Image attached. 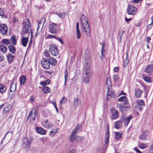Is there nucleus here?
Returning a JSON list of instances; mask_svg holds the SVG:
<instances>
[{"label": "nucleus", "mask_w": 153, "mask_h": 153, "mask_svg": "<svg viewBox=\"0 0 153 153\" xmlns=\"http://www.w3.org/2000/svg\"><path fill=\"white\" fill-rule=\"evenodd\" d=\"M82 126L80 124L77 125L71 134H72V136L74 134H76L77 132L80 131L82 130Z\"/></svg>", "instance_id": "nucleus-16"}, {"label": "nucleus", "mask_w": 153, "mask_h": 153, "mask_svg": "<svg viewBox=\"0 0 153 153\" xmlns=\"http://www.w3.org/2000/svg\"><path fill=\"white\" fill-rule=\"evenodd\" d=\"M102 49L101 53H102V54H103V53H102L103 51H105V50H103V48H104L105 47V45H106L105 43L104 42H102Z\"/></svg>", "instance_id": "nucleus-56"}, {"label": "nucleus", "mask_w": 153, "mask_h": 153, "mask_svg": "<svg viewBox=\"0 0 153 153\" xmlns=\"http://www.w3.org/2000/svg\"><path fill=\"white\" fill-rule=\"evenodd\" d=\"M137 9L134 6L128 5L127 8V13L129 14L134 15L137 13Z\"/></svg>", "instance_id": "nucleus-8"}, {"label": "nucleus", "mask_w": 153, "mask_h": 153, "mask_svg": "<svg viewBox=\"0 0 153 153\" xmlns=\"http://www.w3.org/2000/svg\"><path fill=\"white\" fill-rule=\"evenodd\" d=\"M1 43L6 45L10 44V40L7 39H3L1 41Z\"/></svg>", "instance_id": "nucleus-40"}, {"label": "nucleus", "mask_w": 153, "mask_h": 153, "mask_svg": "<svg viewBox=\"0 0 153 153\" xmlns=\"http://www.w3.org/2000/svg\"><path fill=\"white\" fill-rule=\"evenodd\" d=\"M49 51L52 55L53 56H56L58 54L57 47L55 45H51L49 46Z\"/></svg>", "instance_id": "nucleus-5"}, {"label": "nucleus", "mask_w": 153, "mask_h": 153, "mask_svg": "<svg viewBox=\"0 0 153 153\" xmlns=\"http://www.w3.org/2000/svg\"><path fill=\"white\" fill-rule=\"evenodd\" d=\"M41 64L42 67L45 69H48L50 68V65L47 58H44L41 61Z\"/></svg>", "instance_id": "nucleus-7"}, {"label": "nucleus", "mask_w": 153, "mask_h": 153, "mask_svg": "<svg viewBox=\"0 0 153 153\" xmlns=\"http://www.w3.org/2000/svg\"><path fill=\"white\" fill-rule=\"evenodd\" d=\"M81 102L77 98H76L74 101V107L76 108L77 106L80 105Z\"/></svg>", "instance_id": "nucleus-23"}, {"label": "nucleus", "mask_w": 153, "mask_h": 153, "mask_svg": "<svg viewBox=\"0 0 153 153\" xmlns=\"http://www.w3.org/2000/svg\"><path fill=\"white\" fill-rule=\"evenodd\" d=\"M7 26L4 24H2L0 26V32L3 35H5L7 32Z\"/></svg>", "instance_id": "nucleus-12"}, {"label": "nucleus", "mask_w": 153, "mask_h": 153, "mask_svg": "<svg viewBox=\"0 0 153 153\" xmlns=\"http://www.w3.org/2000/svg\"><path fill=\"white\" fill-rule=\"evenodd\" d=\"M33 114V113L31 111L30 112V114L28 116V117H30V119H32L33 120H35V118L36 116V115L37 114L36 110H35L34 113V114H33V116H32V115Z\"/></svg>", "instance_id": "nucleus-31"}, {"label": "nucleus", "mask_w": 153, "mask_h": 153, "mask_svg": "<svg viewBox=\"0 0 153 153\" xmlns=\"http://www.w3.org/2000/svg\"><path fill=\"white\" fill-rule=\"evenodd\" d=\"M111 88L107 87V92L106 94V100H108L111 97H115L114 93L113 91H111Z\"/></svg>", "instance_id": "nucleus-10"}, {"label": "nucleus", "mask_w": 153, "mask_h": 153, "mask_svg": "<svg viewBox=\"0 0 153 153\" xmlns=\"http://www.w3.org/2000/svg\"><path fill=\"white\" fill-rule=\"evenodd\" d=\"M151 38L149 37H147L146 38V43L147 44H149L150 42V41L151 40Z\"/></svg>", "instance_id": "nucleus-63"}, {"label": "nucleus", "mask_w": 153, "mask_h": 153, "mask_svg": "<svg viewBox=\"0 0 153 153\" xmlns=\"http://www.w3.org/2000/svg\"><path fill=\"white\" fill-rule=\"evenodd\" d=\"M48 120L43 121L42 123V126L45 128H51L53 127V125L51 123L48 122Z\"/></svg>", "instance_id": "nucleus-13"}, {"label": "nucleus", "mask_w": 153, "mask_h": 153, "mask_svg": "<svg viewBox=\"0 0 153 153\" xmlns=\"http://www.w3.org/2000/svg\"><path fill=\"white\" fill-rule=\"evenodd\" d=\"M148 153H153V144L151 146Z\"/></svg>", "instance_id": "nucleus-61"}, {"label": "nucleus", "mask_w": 153, "mask_h": 153, "mask_svg": "<svg viewBox=\"0 0 153 153\" xmlns=\"http://www.w3.org/2000/svg\"><path fill=\"white\" fill-rule=\"evenodd\" d=\"M33 140V137L30 136L24 137L22 139L23 148L26 150L29 149L30 148V143Z\"/></svg>", "instance_id": "nucleus-3"}, {"label": "nucleus", "mask_w": 153, "mask_h": 153, "mask_svg": "<svg viewBox=\"0 0 153 153\" xmlns=\"http://www.w3.org/2000/svg\"><path fill=\"white\" fill-rule=\"evenodd\" d=\"M68 72L67 70H66L65 72V81L64 83V85L65 86L66 85V82L67 81L68 79Z\"/></svg>", "instance_id": "nucleus-44"}, {"label": "nucleus", "mask_w": 153, "mask_h": 153, "mask_svg": "<svg viewBox=\"0 0 153 153\" xmlns=\"http://www.w3.org/2000/svg\"><path fill=\"white\" fill-rule=\"evenodd\" d=\"M110 110L112 114V119H115L118 117L119 114L117 110L112 107L111 108Z\"/></svg>", "instance_id": "nucleus-11"}, {"label": "nucleus", "mask_w": 153, "mask_h": 153, "mask_svg": "<svg viewBox=\"0 0 153 153\" xmlns=\"http://www.w3.org/2000/svg\"><path fill=\"white\" fill-rule=\"evenodd\" d=\"M6 56L7 59V60L9 62H11L14 59L15 56L12 54L9 53L7 54Z\"/></svg>", "instance_id": "nucleus-21"}, {"label": "nucleus", "mask_w": 153, "mask_h": 153, "mask_svg": "<svg viewBox=\"0 0 153 153\" xmlns=\"http://www.w3.org/2000/svg\"><path fill=\"white\" fill-rule=\"evenodd\" d=\"M66 102V98L65 97H64L60 101V103H65Z\"/></svg>", "instance_id": "nucleus-59"}, {"label": "nucleus", "mask_w": 153, "mask_h": 153, "mask_svg": "<svg viewBox=\"0 0 153 153\" xmlns=\"http://www.w3.org/2000/svg\"><path fill=\"white\" fill-rule=\"evenodd\" d=\"M113 79L114 81H117L119 79V76L117 74H115L114 75Z\"/></svg>", "instance_id": "nucleus-50"}, {"label": "nucleus", "mask_w": 153, "mask_h": 153, "mask_svg": "<svg viewBox=\"0 0 153 153\" xmlns=\"http://www.w3.org/2000/svg\"><path fill=\"white\" fill-rule=\"evenodd\" d=\"M118 100L120 102H124L122 104L124 105H127L128 104V99L126 96L121 97L118 98Z\"/></svg>", "instance_id": "nucleus-17"}, {"label": "nucleus", "mask_w": 153, "mask_h": 153, "mask_svg": "<svg viewBox=\"0 0 153 153\" xmlns=\"http://www.w3.org/2000/svg\"><path fill=\"white\" fill-rule=\"evenodd\" d=\"M84 60L83 63L84 66V70L85 68L91 69L90 58L88 57L84 56Z\"/></svg>", "instance_id": "nucleus-6"}, {"label": "nucleus", "mask_w": 153, "mask_h": 153, "mask_svg": "<svg viewBox=\"0 0 153 153\" xmlns=\"http://www.w3.org/2000/svg\"><path fill=\"white\" fill-rule=\"evenodd\" d=\"M7 48L3 45H0V51L3 53H5L7 51Z\"/></svg>", "instance_id": "nucleus-30"}, {"label": "nucleus", "mask_w": 153, "mask_h": 153, "mask_svg": "<svg viewBox=\"0 0 153 153\" xmlns=\"http://www.w3.org/2000/svg\"><path fill=\"white\" fill-rule=\"evenodd\" d=\"M142 93V91L140 90L139 89H137L135 90V96L136 97L139 98L141 97V95Z\"/></svg>", "instance_id": "nucleus-24"}, {"label": "nucleus", "mask_w": 153, "mask_h": 153, "mask_svg": "<svg viewBox=\"0 0 153 153\" xmlns=\"http://www.w3.org/2000/svg\"><path fill=\"white\" fill-rule=\"evenodd\" d=\"M50 79H47L45 81H42L40 83V84L42 86H45L48 85L50 83Z\"/></svg>", "instance_id": "nucleus-36"}, {"label": "nucleus", "mask_w": 153, "mask_h": 153, "mask_svg": "<svg viewBox=\"0 0 153 153\" xmlns=\"http://www.w3.org/2000/svg\"><path fill=\"white\" fill-rule=\"evenodd\" d=\"M30 30V27L28 28L27 27V28L25 30H23V34H25L28 33L29 34V30Z\"/></svg>", "instance_id": "nucleus-53"}, {"label": "nucleus", "mask_w": 153, "mask_h": 153, "mask_svg": "<svg viewBox=\"0 0 153 153\" xmlns=\"http://www.w3.org/2000/svg\"><path fill=\"white\" fill-rule=\"evenodd\" d=\"M36 131L37 133L42 135L45 134L46 132L45 130L41 128L36 127Z\"/></svg>", "instance_id": "nucleus-22"}, {"label": "nucleus", "mask_w": 153, "mask_h": 153, "mask_svg": "<svg viewBox=\"0 0 153 153\" xmlns=\"http://www.w3.org/2000/svg\"><path fill=\"white\" fill-rule=\"evenodd\" d=\"M4 59L3 54L0 52V62H2L4 60Z\"/></svg>", "instance_id": "nucleus-62"}, {"label": "nucleus", "mask_w": 153, "mask_h": 153, "mask_svg": "<svg viewBox=\"0 0 153 153\" xmlns=\"http://www.w3.org/2000/svg\"><path fill=\"white\" fill-rule=\"evenodd\" d=\"M144 80L147 82H151V78L149 76H146L143 78Z\"/></svg>", "instance_id": "nucleus-47"}, {"label": "nucleus", "mask_w": 153, "mask_h": 153, "mask_svg": "<svg viewBox=\"0 0 153 153\" xmlns=\"http://www.w3.org/2000/svg\"><path fill=\"white\" fill-rule=\"evenodd\" d=\"M8 48L10 52L13 54L15 53L16 49L15 48L13 45H10L8 46Z\"/></svg>", "instance_id": "nucleus-26"}, {"label": "nucleus", "mask_w": 153, "mask_h": 153, "mask_svg": "<svg viewBox=\"0 0 153 153\" xmlns=\"http://www.w3.org/2000/svg\"><path fill=\"white\" fill-rule=\"evenodd\" d=\"M42 91L45 93H48L51 92L50 88L47 86H44L42 88Z\"/></svg>", "instance_id": "nucleus-34"}, {"label": "nucleus", "mask_w": 153, "mask_h": 153, "mask_svg": "<svg viewBox=\"0 0 153 153\" xmlns=\"http://www.w3.org/2000/svg\"><path fill=\"white\" fill-rule=\"evenodd\" d=\"M16 38L14 35H13L11 36L10 38V41L11 44L14 45H16Z\"/></svg>", "instance_id": "nucleus-32"}, {"label": "nucleus", "mask_w": 153, "mask_h": 153, "mask_svg": "<svg viewBox=\"0 0 153 153\" xmlns=\"http://www.w3.org/2000/svg\"><path fill=\"white\" fill-rule=\"evenodd\" d=\"M56 14L57 15L61 18H65L66 16H68V13L66 12L62 13L60 12H56Z\"/></svg>", "instance_id": "nucleus-28"}, {"label": "nucleus", "mask_w": 153, "mask_h": 153, "mask_svg": "<svg viewBox=\"0 0 153 153\" xmlns=\"http://www.w3.org/2000/svg\"><path fill=\"white\" fill-rule=\"evenodd\" d=\"M148 132L147 131H144L140 136L139 137V139L143 140L145 139L147 136Z\"/></svg>", "instance_id": "nucleus-29"}, {"label": "nucleus", "mask_w": 153, "mask_h": 153, "mask_svg": "<svg viewBox=\"0 0 153 153\" xmlns=\"http://www.w3.org/2000/svg\"><path fill=\"white\" fill-rule=\"evenodd\" d=\"M26 77L25 76H22L20 78V84L21 85H23L26 80Z\"/></svg>", "instance_id": "nucleus-37"}, {"label": "nucleus", "mask_w": 153, "mask_h": 153, "mask_svg": "<svg viewBox=\"0 0 153 153\" xmlns=\"http://www.w3.org/2000/svg\"><path fill=\"white\" fill-rule=\"evenodd\" d=\"M10 91L12 92L14 91L16 89V85L15 83H13L10 86Z\"/></svg>", "instance_id": "nucleus-42"}, {"label": "nucleus", "mask_w": 153, "mask_h": 153, "mask_svg": "<svg viewBox=\"0 0 153 153\" xmlns=\"http://www.w3.org/2000/svg\"><path fill=\"white\" fill-rule=\"evenodd\" d=\"M48 28L49 32L52 34H56L59 31L58 25L53 23L49 25Z\"/></svg>", "instance_id": "nucleus-4"}, {"label": "nucleus", "mask_w": 153, "mask_h": 153, "mask_svg": "<svg viewBox=\"0 0 153 153\" xmlns=\"http://www.w3.org/2000/svg\"><path fill=\"white\" fill-rule=\"evenodd\" d=\"M82 31L86 33L88 36L90 35V26L87 20H81Z\"/></svg>", "instance_id": "nucleus-2"}, {"label": "nucleus", "mask_w": 153, "mask_h": 153, "mask_svg": "<svg viewBox=\"0 0 153 153\" xmlns=\"http://www.w3.org/2000/svg\"><path fill=\"white\" fill-rule=\"evenodd\" d=\"M109 133H106L105 135V143L107 144L108 143L109 139Z\"/></svg>", "instance_id": "nucleus-43"}, {"label": "nucleus", "mask_w": 153, "mask_h": 153, "mask_svg": "<svg viewBox=\"0 0 153 153\" xmlns=\"http://www.w3.org/2000/svg\"><path fill=\"white\" fill-rule=\"evenodd\" d=\"M135 109L136 111H141L142 110V107L136 105L135 107Z\"/></svg>", "instance_id": "nucleus-51"}, {"label": "nucleus", "mask_w": 153, "mask_h": 153, "mask_svg": "<svg viewBox=\"0 0 153 153\" xmlns=\"http://www.w3.org/2000/svg\"><path fill=\"white\" fill-rule=\"evenodd\" d=\"M128 63V61L127 59H125L124 62H123V65L124 67L126 68Z\"/></svg>", "instance_id": "nucleus-58"}, {"label": "nucleus", "mask_w": 153, "mask_h": 153, "mask_svg": "<svg viewBox=\"0 0 153 153\" xmlns=\"http://www.w3.org/2000/svg\"><path fill=\"white\" fill-rule=\"evenodd\" d=\"M11 108V106L10 105H8L5 106L4 108L3 113L6 114L7 112Z\"/></svg>", "instance_id": "nucleus-33"}, {"label": "nucleus", "mask_w": 153, "mask_h": 153, "mask_svg": "<svg viewBox=\"0 0 153 153\" xmlns=\"http://www.w3.org/2000/svg\"><path fill=\"white\" fill-rule=\"evenodd\" d=\"M136 103L137 104V105L141 107L142 105H144L145 104L144 101L141 100H137L136 102Z\"/></svg>", "instance_id": "nucleus-35"}, {"label": "nucleus", "mask_w": 153, "mask_h": 153, "mask_svg": "<svg viewBox=\"0 0 153 153\" xmlns=\"http://www.w3.org/2000/svg\"><path fill=\"white\" fill-rule=\"evenodd\" d=\"M122 123L121 121H117L115 123V127L117 129H118L122 126Z\"/></svg>", "instance_id": "nucleus-39"}, {"label": "nucleus", "mask_w": 153, "mask_h": 153, "mask_svg": "<svg viewBox=\"0 0 153 153\" xmlns=\"http://www.w3.org/2000/svg\"><path fill=\"white\" fill-rule=\"evenodd\" d=\"M140 24V22L139 21H135V25L137 26H139Z\"/></svg>", "instance_id": "nucleus-64"}, {"label": "nucleus", "mask_w": 153, "mask_h": 153, "mask_svg": "<svg viewBox=\"0 0 153 153\" xmlns=\"http://www.w3.org/2000/svg\"><path fill=\"white\" fill-rule=\"evenodd\" d=\"M43 21H41L40 22H39L38 24V29L39 28V27L40 26V25H42V27H43V25L44 24L45 22V20H43Z\"/></svg>", "instance_id": "nucleus-54"}, {"label": "nucleus", "mask_w": 153, "mask_h": 153, "mask_svg": "<svg viewBox=\"0 0 153 153\" xmlns=\"http://www.w3.org/2000/svg\"><path fill=\"white\" fill-rule=\"evenodd\" d=\"M106 84L108 85L107 87L111 88V83L110 79L108 78L107 79L106 81Z\"/></svg>", "instance_id": "nucleus-46"}, {"label": "nucleus", "mask_w": 153, "mask_h": 153, "mask_svg": "<svg viewBox=\"0 0 153 153\" xmlns=\"http://www.w3.org/2000/svg\"><path fill=\"white\" fill-rule=\"evenodd\" d=\"M76 35L77 39H79L81 37V33L79 30H76Z\"/></svg>", "instance_id": "nucleus-49"}, {"label": "nucleus", "mask_w": 153, "mask_h": 153, "mask_svg": "<svg viewBox=\"0 0 153 153\" xmlns=\"http://www.w3.org/2000/svg\"><path fill=\"white\" fill-rule=\"evenodd\" d=\"M122 136V133L119 132H116L115 134V138L116 139H119L121 138Z\"/></svg>", "instance_id": "nucleus-41"}, {"label": "nucleus", "mask_w": 153, "mask_h": 153, "mask_svg": "<svg viewBox=\"0 0 153 153\" xmlns=\"http://www.w3.org/2000/svg\"><path fill=\"white\" fill-rule=\"evenodd\" d=\"M57 132V131L55 129H53L51 131L50 134L51 136H53Z\"/></svg>", "instance_id": "nucleus-48"}, {"label": "nucleus", "mask_w": 153, "mask_h": 153, "mask_svg": "<svg viewBox=\"0 0 153 153\" xmlns=\"http://www.w3.org/2000/svg\"><path fill=\"white\" fill-rule=\"evenodd\" d=\"M153 25V20H151V23L149 24L147 26L148 29L149 30L151 28Z\"/></svg>", "instance_id": "nucleus-57"}, {"label": "nucleus", "mask_w": 153, "mask_h": 153, "mask_svg": "<svg viewBox=\"0 0 153 153\" xmlns=\"http://www.w3.org/2000/svg\"><path fill=\"white\" fill-rule=\"evenodd\" d=\"M132 118V116L130 115L129 117L125 118L124 117H122L121 120L123 122L124 125L125 126H126L128 125L129 122Z\"/></svg>", "instance_id": "nucleus-15"}, {"label": "nucleus", "mask_w": 153, "mask_h": 153, "mask_svg": "<svg viewBox=\"0 0 153 153\" xmlns=\"http://www.w3.org/2000/svg\"><path fill=\"white\" fill-rule=\"evenodd\" d=\"M6 88L5 86L0 84V91L1 93L4 92L6 90Z\"/></svg>", "instance_id": "nucleus-45"}, {"label": "nucleus", "mask_w": 153, "mask_h": 153, "mask_svg": "<svg viewBox=\"0 0 153 153\" xmlns=\"http://www.w3.org/2000/svg\"><path fill=\"white\" fill-rule=\"evenodd\" d=\"M123 104H117V107L119 108L120 110L122 113H124V112L126 110L127 108L128 107L126 106H124L123 105Z\"/></svg>", "instance_id": "nucleus-18"}, {"label": "nucleus", "mask_w": 153, "mask_h": 153, "mask_svg": "<svg viewBox=\"0 0 153 153\" xmlns=\"http://www.w3.org/2000/svg\"><path fill=\"white\" fill-rule=\"evenodd\" d=\"M82 76L83 82L86 84L89 83L90 82L91 78V69L85 68V69L84 70Z\"/></svg>", "instance_id": "nucleus-1"}, {"label": "nucleus", "mask_w": 153, "mask_h": 153, "mask_svg": "<svg viewBox=\"0 0 153 153\" xmlns=\"http://www.w3.org/2000/svg\"><path fill=\"white\" fill-rule=\"evenodd\" d=\"M44 54L45 56L47 57H48L50 56V55L48 51L47 50H45Z\"/></svg>", "instance_id": "nucleus-52"}, {"label": "nucleus", "mask_w": 153, "mask_h": 153, "mask_svg": "<svg viewBox=\"0 0 153 153\" xmlns=\"http://www.w3.org/2000/svg\"><path fill=\"white\" fill-rule=\"evenodd\" d=\"M22 24L23 25V27L24 29L26 28L27 25V27L28 28H30V23L29 20H25L23 22Z\"/></svg>", "instance_id": "nucleus-19"}, {"label": "nucleus", "mask_w": 153, "mask_h": 153, "mask_svg": "<svg viewBox=\"0 0 153 153\" xmlns=\"http://www.w3.org/2000/svg\"><path fill=\"white\" fill-rule=\"evenodd\" d=\"M7 134L9 135V136L10 139L12 138V136H13V134L12 133V132L11 131L7 132V133L5 134L4 137L3 138L2 140L1 141V144L2 143L3 141V140L4 139V138H5V137H6L7 135Z\"/></svg>", "instance_id": "nucleus-38"}, {"label": "nucleus", "mask_w": 153, "mask_h": 153, "mask_svg": "<svg viewBox=\"0 0 153 153\" xmlns=\"http://www.w3.org/2000/svg\"><path fill=\"white\" fill-rule=\"evenodd\" d=\"M28 41V38L27 37H22V45L24 47H26Z\"/></svg>", "instance_id": "nucleus-25"}, {"label": "nucleus", "mask_w": 153, "mask_h": 153, "mask_svg": "<svg viewBox=\"0 0 153 153\" xmlns=\"http://www.w3.org/2000/svg\"><path fill=\"white\" fill-rule=\"evenodd\" d=\"M153 71V64H152L147 66L145 69L144 72L145 73L149 75Z\"/></svg>", "instance_id": "nucleus-14"}, {"label": "nucleus", "mask_w": 153, "mask_h": 153, "mask_svg": "<svg viewBox=\"0 0 153 153\" xmlns=\"http://www.w3.org/2000/svg\"><path fill=\"white\" fill-rule=\"evenodd\" d=\"M48 60L49 64H51L52 66L55 65L57 63V61L56 59L53 57H50L48 59Z\"/></svg>", "instance_id": "nucleus-20"}, {"label": "nucleus", "mask_w": 153, "mask_h": 153, "mask_svg": "<svg viewBox=\"0 0 153 153\" xmlns=\"http://www.w3.org/2000/svg\"><path fill=\"white\" fill-rule=\"evenodd\" d=\"M147 147L146 145L144 144H142L140 145L139 146V148L141 149H143Z\"/></svg>", "instance_id": "nucleus-55"}, {"label": "nucleus", "mask_w": 153, "mask_h": 153, "mask_svg": "<svg viewBox=\"0 0 153 153\" xmlns=\"http://www.w3.org/2000/svg\"><path fill=\"white\" fill-rule=\"evenodd\" d=\"M76 134H74L73 136H72V134H71L70 138V141L72 142L74 141L80 142L82 141L83 139V137L80 136H76Z\"/></svg>", "instance_id": "nucleus-9"}, {"label": "nucleus", "mask_w": 153, "mask_h": 153, "mask_svg": "<svg viewBox=\"0 0 153 153\" xmlns=\"http://www.w3.org/2000/svg\"><path fill=\"white\" fill-rule=\"evenodd\" d=\"M125 32V30L124 29H121L119 31L118 34V36L119 37V42H120L122 41V36Z\"/></svg>", "instance_id": "nucleus-27"}, {"label": "nucleus", "mask_w": 153, "mask_h": 153, "mask_svg": "<svg viewBox=\"0 0 153 153\" xmlns=\"http://www.w3.org/2000/svg\"><path fill=\"white\" fill-rule=\"evenodd\" d=\"M47 38L48 39H55L56 38V36L54 35L49 34L47 36Z\"/></svg>", "instance_id": "nucleus-60"}]
</instances>
